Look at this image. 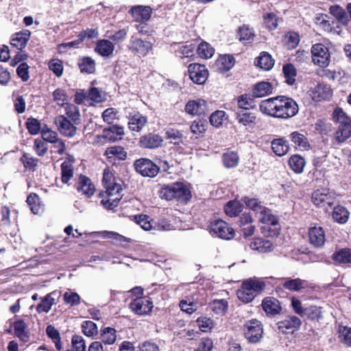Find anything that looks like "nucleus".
<instances>
[{
  "label": "nucleus",
  "mask_w": 351,
  "mask_h": 351,
  "mask_svg": "<svg viewBox=\"0 0 351 351\" xmlns=\"http://www.w3.org/2000/svg\"><path fill=\"white\" fill-rule=\"evenodd\" d=\"M260 110L267 115L287 119L294 117L298 112V106L291 98L278 96L263 100Z\"/></svg>",
  "instance_id": "nucleus-1"
},
{
  "label": "nucleus",
  "mask_w": 351,
  "mask_h": 351,
  "mask_svg": "<svg viewBox=\"0 0 351 351\" xmlns=\"http://www.w3.org/2000/svg\"><path fill=\"white\" fill-rule=\"evenodd\" d=\"M265 282L262 278L254 277L246 279L243 281L240 289L237 291V298L243 302H250L265 289Z\"/></svg>",
  "instance_id": "nucleus-2"
},
{
  "label": "nucleus",
  "mask_w": 351,
  "mask_h": 351,
  "mask_svg": "<svg viewBox=\"0 0 351 351\" xmlns=\"http://www.w3.org/2000/svg\"><path fill=\"white\" fill-rule=\"evenodd\" d=\"M333 119L339 123L335 136L336 140L342 143L351 136V119L341 108H336L333 112Z\"/></svg>",
  "instance_id": "nucleus-3"
},
{
  "label": "nucleus",
  "mask_w": 351,
  "mask_h": 351,
  "mask_svg": "<svg viewBox=\"0 0 351 351\" xmlns=\"http://www.w3.org/2000/svg\"><path fill=\"white\" fill-rule=\"evenodd\" d=\"M106 189L105 195L102 194L101 200V204L107 209L112 210L117 206L119 201L122 198L121 192L122 191L121 185L115 182L110 183L104 186Z\"/></svg>",
  "instance_id": "nucleus-4"
},
{
  "label": "nucleus",
  "mask_w": 351,
  "mask_h": 351,
  "mask_svg": "<svg viewBox=\"0 0 351 351\" xmlns=\"http://www.w3.org/2000/svg\"><path fill=\"white\" fill-rule=\"evenodd\" d=\"M260 217V221L263 223L261 232L267 237H274L279 234L280 228L277 217L271 213Z\"/></svg>",
  "instance_id": "nucleus-5"
},
{
  "label": "nucleus",
  "mask_w": 351,
  "mask_h": 351,
  "mask_svg": "<svg viewBox=\"0 0 351 351\" xmlns=\"http://www.w3.org/2000/svg\"><path fill=\"white\" fill-rule=\"evenodd\" d=\"M311 200L318 207L325 208L326 206L330 207L336 200L335 193L328 189H322L315 191L312 193Z\"/></svg>",
  "instance_id": "nucleus-6"
},
{
  "label": "nucleus",
  "mask_w": 351,
  "mask_h": 351,
  "mask_svg": "<svg viewBox=\"0 0 351 351\" xmlns=\"http://www.w3.org/2000/svg\"><path fill=\"white\" fill-rule=\"evenodd\" d=\"M312 60L315 64L326 68L329 65L330 56L328 49L324 45L317 43L311 47Z\"/></svg>",
  "instance_id": "nucleus-7"
},
{
  "label": "nucleus",
  "mask_w": 351,
  "mask_h": 351,
  "mask_svg": "<svg viewBox=\"0 0 351 351\" xmlns=\"http://www.w3.org/2000/svg\"><path fill=\"white\" fill-rule=\"evenodd\" d=\"M210 232L212 234L226 240L231 239L234 236L233 228L226 221L219 219L210 223Z\"/></svg>",
  "instance_id": "nucleus-8"
},
{
  "label": "nucleus",
  "mask_w": 351,
  "mask_h": 351,
  "mask_svg": "<svg viewBox=\"0 0 351 351\" xmlns=\"http://www.w3.org/2000/svg\"><path fill=\"white\" fill-rule=\"evenodd\" d=\"M54 122L62 135L71 138L76 134L77 130L75 125L78 123H74L64 115L57 116Z\"/></svg>",
  "instance_id": "nucleus-9"
},
{
  "label": "nucleus",
  "mask_w": 351,
  "mask_h": 351,
  "mask_svg": "<svg viewBox=\"0 0 351 351\" xmlns=\"http://www.w3.org/2000/svg\"><path fill=\"white\" fill-rule=\"evenodd\" d=\"M136 171L144 177H155L159 171V167L147 158H141L134 162Z\"/></svg>",
  "instance_id": "nucleus-10"
},
{
  "label": "nucleus",
  "mask_w": 351,
  "mask_h": 351,
  "mask_svg": "<svg viewBox=\"0 0 351 351\" xmlns=\"http://www.w3.org/2000/svg\"><path fill=\"white\" fill-rule=\"evenodd\" d=\"M128 47L134 55L144 57L152 49V44L149 41L132 36Z\"/></svg>",
  "instance_id": "nucleus-11"
},
{
  "label": "nucleus",
  "mask_w": 351,
  "mask_h": 351,
  "mask_svg": "<svg viewBox=\"0 0 351 351\" xmlns=\"http://www.w3.org/2000/svg\"><path fill=\"white\" fill-rule=\"evenodd\" d=\"M261 324L256 319H252L245 325V336L252 343L258 342L262 337Z\"/></svg>",
  "instance_id": "nucleus-12"
},
{
  "label": "nucleus",
  "mask_w": 351,
  "mask_h": 351,
  "mask_svg": "<svg viewBox=\"0 0 351 351\" xmlns=\"http://www.w3.org/2000/svg\"><path fill=\"white\" fill-rule=\"evenodd\" d=\"M188 71L191 80L197 84H204L208 76L206 66L199 64H189Z\"/></svg>",
  "instance_id": "nucleus-13"
},
{
  "label": "nucleus",
  "mask_w": 351,
  "mask_h": 351,
  "mask_svg": "<svg viewBox=\"0 0 351 351\" xmlns=\"http://www.w3.org/2000/svg\"><path fill=\"white\" fill-rule=\"evenodd\" d=\"M130 307L137 315H146L152 311L153 302L147 297H138L130 302Z\"/></svg>",
  "instance_id": "nucleus-14"
},
{
  "label": "nucleus",
  "mask_w": 351,
  "mask_h": 351,
  "mask_svg": "<svg viewBox=\"0 0 351 351\" xmlns=\"http://www.w3.org/2000/svg\"><path fill=\"white\" fill-rule=\"evenodd\" d=\"M310 243L315 247H322L326 242L325 231L321 226H313L308 230Z\"/></svg>",
  "instance_id": "nucleus-15"
},
{
  "label": "nucleus",
  "mask_w": 351,
  "mask_h": 351,
  "mask_svg": "<svg viewBox=\"0 0 351 351\" xmlns=\"http://www.w3.org/2000/svg\"><path fill=\"white\" fill-rule=\"evenodd\" d=\"M235 119L239 124L245 128L255 125L256 117L254 113L246 110H237L235 112Z\"/></svg>",
  "instance_id": "nucleus-16"
},
{
  "label": "nucleus",
  "mask_w": 351,
  "mask_h": 351,
  "mask_svg": "<svg viewBox=\"0 0 351 351\" xmlns=\"http://www.w3.org/2000/svg\"><path fill=\"white\" fill-rule=\"evenodd\" d=\"M208 110L207 103L204 99L191 100L185 106V111L191 115L204 114Z\"/></svg>",
  "instance_id": "nucleus-17"
},
{
  "label": "nucleus",
  "mask_w": 351,
  "mask_h": 351,
  "mask_svg": "<svg viewBox=\"0 0 351 351\" xmlns=\"http://www.w3.org/2000/svg\"><path fill=\"white\" fill-rule=\"evenodd\" d=\"M301 320L296 316H287L284 320L278 323L279 330L284 333L293 332L300 328Z\"/></svg>",
  "instance_id": "nucleus-18"
},
{
  "label": "nucleus",
  "mask_w": 351,
  "mask_h": 351,
  "mask_svg": "<svg viewBox=\"0 0 351 351\" xmlns=\"http://www.w3.org/2000/svg\"><path fill=\"white\" fill-rule=\"evenodd\" d=\"M129 12L136 21L143 23L150 19L152 9L149 6L136 5L132 7Z\"/></svg>",
  "instance_id": "nucleus-19"
},
{
  "label": "nucleus",
  "mask_w": 351,
  "mask_h": 351,
  "mask_svg": "<svg viewBox=\"0 0 351 351\" xmlns=\"http://www.w3.org/2000/svg\"><path fill=\"white\" fill-rule=\"evenodd\" d=\"M59 297L56 291L51 292L40 299V303L36 306V311L38 313H47L53 305L57 303L56 297Z\"/></svg>",
  "instance_id": "nucleus-20"
},
{
  "label": "nucleus",
  "mask_w": 351,
  "mask_h": 351,
  "mask_svg": "<svg viewBox=\"0 0 351 351\" xmlns=\"http://www.w3.org/2000/svg\"><path fill=\"white\" fill-rule=\"evenodd\" d=\"M78 192L89 197H91L95 191V186L90 178L85 176H80L76 185Z\"/></svg>",
  "instance_id": "nucleus-21"
},
{
  "label": "nucleus",
  "mask_w": 351,
  "mask_h": 351,
  "mask_svg": "<svg viewBox=\"0 0 351 351\" xmlns=\"http://www.w3.org/2000/svg\"><path fill=\"white\" fill-rule=\"evenodd\" d=\"M128 119L129 128L134 132H140L147 122V117L138 112L130 114Z\"/></svg>",
  "instance_id": "nucleus-22"
},
{
  "label": "nucleus",
  "mask_w": 351,
  "mask_h": 351,
  "mask_svg": "<svg viewBox=\"0 0 351 351\" xmlns=\"http://www.w3.org/2000/svg\"><path fill=\"white\" fill-rule=\"evenodd\" d=\"M30 36L31 32L27 29L15 33L12 37L11 45L21 51L26 46Z\"/></svg>",
  "instance_id": "nucleus-23"
},
{
  "label": "nucleus",
  "mask_w": 351,
  "mask_h": 351,
  "mask_svg": "<svg viewBox=\"0 0 351 351\" xmlns=\"http://www.w3.org/2000/svg\"><path fill=\"white\" fill-rule=\"evenodd\" d=\"M15 335L23 342L29 340V331L27 324L22 319H17L13 323Z\"/></svg>",
  "instance_id": "nucleus-24"
},
{
  "label": "nucleus",
  "mask_w": 351,
  "mask_h": 351,
  "mask_svg": "<svg viewBox=\"0 0 351 351\" xmlns=\"http://www.w3.org/2000/svg\"><path fill=\"white\" fill-rule=\"evenodd\" d=\"M244 202L247 208L254 211L258 215L259 220L260 217L271 213V210L264 206L257 199L245 197Z\"/></svg>",
  "instance_id": "nucleus-25"
},
{
  "label": "nucleus",
  "mask_w": 351,
  "mask_h": 351,
  "mask_svg": "<svg viewBox=\"0 0 351 351\" xmlns=\"http://www.w3.org/2000/svg\"><path fill=\"white\" fill-rule=\"evenodd\" d=\"M289 138L295 147L299 150H308L311 147L306 136L299 132L295 131L291 132L289 135Z\"/></svg>",
  "instance_id": "nucleus-26"
},
{
  "label": "nucleus",
  "mask_w": 351,
  "mask_h": 351,
  "mask_svg": "<svg viewBox=\"0 0 351 351\" xmlns=\"http://www.w3.org/2000/svg\"><path fill=\"white\" fill-rule=\"evenodd\" d=\"M114 50V44L109 40H99L95 48V51L103 57H108L112 54Z\"/></svg>",
  "instance_id": "nucleus-27"
},
{
  "label": "nucleus",
  "mask_w": 351,
  "mask_h": 351,
  "mask_svg": "<svg viewBox=\"0 0 351 351\" xmlns=\"http://www.w3.org/2000/svg\"><path fill=\"white\" fill-rule=\"evenodd\" d=\"M162 142V138L156 134H149L141 138L140 143L143 147L154 149L160 146Z\"/></svg>",
  "instance_id": "nucleus-28"
},
{
  "label": "nucleus",
  "mask_w": 351,
  "mask_h": 351,
  "mask_svg": "<svg viewBox=\"0 0 351 351\" xmlns=\"http://www.w3.org/2000/svg\"><path fill=\"white\" fill-rule=\"evenodd\" d=\"M256 66L265 71L270 70L274 65V60L267 52H262L254 60Z\"/></svg>",
  "instance_id": "nucleus-29"
},
{
  "label": "nucleus",
  "mask_w": 351,
  "mask_h": 351,
  "mask_svg": "<svg viewBox=\"0 0 351 351\" xmlns=\"http://www.w3.org/2000/svg\"><path fill=\"white\" fill-rule=\"evenodd\" d=\"M263 309L267 314L276 315L281 311L279 301L275 298H267L263 300Z\"/></svg>",
  "instance_id": "nucleus-30"
},
{
  "label": "nucleus",
  "mask_w": 351,
  "mask_h": 351,
  "mask_svg": "<svg viewBox=\"0 0 351 351\" xmlns=\"http://www.w3.org/2000/svg\"><path fill=\"white\" fill-rule=\"evenodd\" d=\"M282 286L289 291H299L307 287V282L300 278H287L282 282Z\"/></svg>",
  "instance_id": "nucleus-31"
},
{
  "label": "nucleus",
  "mask_w": 351,
  "mask_h": 351,
  "mask_svg": "<svg viewBox=\"0 0 351 351\" xmlns=\"http://www.w3.org/2000/svg\"><path fill=\"white\" fill-rule=\"evenodd\" d=\"M273 91V86L270 82H261L257 83L253 89V96L254 97H263L269 94Z\"/></svg>",
  "instance_id": "nucleus-32"
},
{
  "label": "nucleus",
  "mask_w": 351,
  "mask_h": 351,
  "mask_svg": "<svg viewBox=\"0 0 351 351\" xmlns=\"http://www.w3.org/2000/svg\"><path fill=\"white\" fill-rule=\"evenodd\" d=\"M332 216L335 221L340 224H344L349 219L350 213L344 206L337 205L334 207Z\"/></svg>",
  "instance_id": "nucleus-33"
},
{
  "label": "nucleus",
  "mask_w": 351,
  "mask_h": 351,
  "mask_svg": "<svg viewBox=\"0 0 351 351\" xmlns=\"http://www.w3.org/2000/svg\"><path fill=\"white\" fill-rule=\"evenodd\" d=\"M176 199L182 203H186L191 197V191L189 186L184 183L177 182Z\"/></svg>",
  "instance_id": "nucleus-34"
},
{
  "label": "nucleus",
  "mask_w": 351,
  "mask_h": 351,
  "mask_svg": "<svg viewBox=\"0 0 351 351\" xmlns=\"http://www.w3.org/2000/svg\"><path fill=\"white\" fill-rule=\"evenodd\" d=\"M273 152L278 156H283L289 149L288 142L284 138H276L271 142Z\"/></svg>",
  "instance_id": "nucleus-35"
},
{
  "label": "nucleus",
  "mask_w": 351,
  "mask_h": 351,
  "mask_svg": "<svg viewBox=\"0 0 351 351\" xmlns=\"http://www.w3.org/2000/svg\"><path fill=\"white\" fill-rule=\"evenodd\" d=\"M250 247L261 253H266L273 250V245L269 240L258 238L251 243Z\"/></svg>",
  "instance_id": "nucleus-36"
},
{
  "label": "nucleus",
  "mask_w": 351,
  "mask_h": 351,
  "mask_svg": "<svg viewBox=\"0 0 351 351\" xmlns=\"http://www.w3.org/2000/svg\"><path fill=\"white\" fill-rule=\"evenodd\" d=\"M306 161L303 157L298 154L291 156L289 160V165L295 173H301L304 171Z\"/></svg>",
  "instance_id": "nucleus-37"
},
{
  "label": "nucleus",
  "mask_w": 351,
  "mask_h": 351,
  "mask_svg": "<svg viewBox=\"0 0 351 351\" xmlns=\"http://www.w3.org/2000/svg\"><path fill=\"white\" fill-rule=\"evenodd\" d=\"M330 13L343 25H348L349 22L348 16L346 11L339 5H331L329 8Z\"/></svg>",
  "instance_id": "nucleus-38"
},
{
  "label": "nucleus",
  "mask_w": 351,
  "mask_h": 351,
  "mask_svg": "<svg viewBox=\"0 0 351 351\" xmlns=\"http://www.w3.org/2000/svg\"><path fill=\"white\" fill-rule=\"evenodd\" d=\"M177 182L172 183L171 184H164L161 186L159 191L160 196L162 199L167 200L176 199V189Z\"/></svg>",
  "instance_id": "nucleus-39"
},
{
  "label": "nucleus",
  "mask_w": 351,
  "mask_h": 351,
  "mask_svg": "<svg viewBox=\"0 0 351 351\" xmlns=\"http://www.w3.org/2000/svg\"><path fill=\"white\" fill-rule=\"evenodd\" d=\"M78 66L82 73H93L95 71V62L90 57H83L78 61Z\"/></svg>",
  "instance_id": "nucleus-40"
},
{
  "label": "nucleus",
  "mask_w": 351,
  "mask_h": 351,
  "mask_svg": "<svg viewBox=\"0 0 351 351\" xmlns=\"http://www.w3.org/2000/svg\"><path fill=\"white\" fill-rule=\"evenodd\" d=\"M105 155L108 158H117L123 160L127 157V152L124 148L120 146H112L108 147L105 151Z\"/></svg>",
  "instance_id": "nucleus-41"
},
{
  "label": "nucleus",
  "mask_w": 351,
  "mask_h": 351,
  "mask_svg": "<svg viewBox=\"0 0 351 351\" xmlns=\"http://www.w3.org/2000/svg\"><path fill=\"white\" fill-rule=\"evenodd\" d=\"M65 114L68 119L72 121L74 123H80V112L79 108L71 104H68L64 106Z\"/></svg>",
  "instance_id": "nucleus-42"
},
{
  "label": "nucleus",
  "mask_w": 351,
  "mask_h": 351,
  "mask_svg": "<svg viewBox=\"0 0 351 351\" xmlns=\"http://www.w3.org/2000/svg\"><path fill=\"white\" fill-rule=\"evenodd\" d=\"M116 333V330L112 328L106 327L104 328L101 332V341L106 345L113 344L117 339Z\"/></svg>",
  "instance_id": "nucleus-43"
},
{
  "label": "nucleus",
  "mask_w": 351,
  "mask_h": 351,
  "mask_svg": "<svg viewBox=\"0 0 351 351\" xmlns=\"http://www.w3.org/2000/svg\"><path fill=\"white\" fill-rule=\"evenodd\" d=\"M234 58L233 56L228 54L221 56L217 60V65L219 69L221 71H228L234 66Z\"/></svg>",
  "instance_id": "nucleus-44"
},
{
  "label": "nucleus",
  "mask_w": 351,
  "mask_h": 351,
  "mask_svg": "<svg viewBox=\"0 0 351 351\" xmlns=\"http://www.w3.org/2000/svg\"><path fill=\"white\" fill-rule=\"evenodd\" d=\"M242 209L243 206L238 201H230L224 207L226 214L231 217H236L242 211Z\"/></svg>",
  "instance_id": "nucleus-45"
},
{
  "label": "nucleus",
  "mask_w": 351,
  "mask_h": 351,
  "mask_svg": "<svg viewBox=\"0 0 351 351\" xmlns=\"http://www.w3.org/2000/svg\"><path fill=\"white\" fill-rule=\"evenodd\" d=\"M53 101L60 106H65L68 104L69 95L66 91L62 88H57L53 92Z\"/></svg>",
  "instance_id": "nucleus-46"
},
{
  "label": "nucleus",
  "mask_w": 351,
  "mask_h": 351,
  "mask_svg": "<svg viewBox=\"0 0 351 351\" xmlns=\"http://www.w3.org/2000/svg\"><path fill=\"white\" fill-rule=\"evenodd\" d=\"M62 181L68 183L73 175L72 163L69 160L64 161L61 165Z\"/></svg>",
  "instance_id": "nucleus-47"
},
{
  "label": "nucleus",
  "mask_w": 351,
  "mask_h": 351,
  "mask_svg": "<svg viewBox=\"0 0 351 351\" xmlns=\"http://www.w3.org/2000/svg\"><path fill=\"white\" fill-rule=\"evenodd\" d=\"M197 53L202 58L208 59L213 56L215 49L209 43L202 42L198 46Z\"/></svg>",
  "instance_id": "nucleus-48"
},
{
  "label": "nucleus",
  "mask_w": 351,
  "mask_h": 351,
  "mask_svg": "<svg viewBox=\"0 0 351 351\" xmlns=\"http://www.w3.org/2000/svg\"><path fill=\"white\" fill-rule=\"evenodd\" d=\"M333 259L339 263H351V250L342 249L333 254Z\"/></svg>",
  "instance_id": "nucleus-49"
},
{
  "label": "nucleus",
  "mask_w": 351,
  "mask_h": 351,
  "mask_svg": "<svg viewBox=\"0 0 351 351\" xmlns=\"http://www.w3.org/2000/svg\"><path fill=\"white\" fill-rule=\"evenodd\" d=\"M27 203L34 214H38L42 210L40 198L35 193H31L27 198Z\"/></svg>",
  "instance_id": "nucleus-50"
},
{
  "label": "nucleus",
  "mask_w": 351,
  "mask_h": 351,
  "mask_svg": "<svg viewBox=\"0 0 351 351\" xmlns=\"http://www.w3.org/2000/svg\"><path fill=\"white\" fill-rule=\"evenodd\" d=\"M239 158L237 153L230 152L223 155V162L227 168L235 167L239 163Z\"/></svg>",
  "instance_id": "nucleus-51"
},
{
  "label": "nucleus",
  "mask_w": 351,
  "mask_h": 351,
  "mask_svg": "<svg viewBox=\"0 0 351 351\" xmlns=\"http://www.w3.org/2000/svg\"><path fill=\"white\" fill-rule=\"evenodd\" d=\"M210 308L216 314L223 315L228 309V304L226 300H215L210 303Z\"/></svg>",
  "instance_id": "nucleus-52"
},
{
  "label": "nucleus",
  "mask_w": 351,
  "mask_h": 351,
  "mask_svg": "<svg viewBox=\"0 0 351 351\" xmlns=\"http://www.w3.org/2000/svg\"><path fill=\"white\" fill-rule=\"evenodd\" d=\"M283 73L286 79V82L292 85L295 81L296 70L293 64H287L283 66Z\"/></svg>",
  "instance_id": "nucleus-53"
},
{
  "label": "nucleus",
  "mask_w": 351,
  "mask_h": 351,
  "mask_svg": "<svg viewBox=\"0 0 351 351\" xmlns=\"http://www.w3.org/2000/svg\"><path fill=\"white\" fill-rule=\"evenodd\" d=\"M238 110H249L254 106V99L247 95H242L238 97L237 99Z\"/></svg>",
  "instance_id": "nucleus-54"
},
{
  "label": "nucleus",
  "mask_w": 351,
  "mask_h": 351,
  "mask_svg": "<svg viewBox=\"0 0 351 351\" xmlns=\"http://www.w3.org/2000/svg\"><path fill=\"white\" fill-rule=\"evenodd\" d=\"M80 296L76 292L71 291H66L63 295V300L65 304L71 306H77L80 303Z\"/></svg>",
  "instance_id": "nucleus-55"
},
{
  "label": "nucleus",
  "mask_w": 351,
  "mask_h": 351,
  "mask_svg": "<svg viewBox=\"0 0 351 351\" xmlns=\"http://www.w3.org/2000/svg\"><path fill=\"white\" fill-rule=\"evenodd\" d=\"M226 113L223 110H217L210 116V122L215 127H219L227 119Z\"/></svg>",
  "instance_id": "nucleus-56"
},
{
  "label": "nucleus",
  "mask_w": 351,
  "mask_h": 351,
  "mask_svg": "<svg viewBox=\"0 0 351 351\" xmlns=\"http://www.w3.org/2000/svg\"><path fill=\"white\" fill-rule=\"evenodd\" d=\"M197 324L202 332H207L212 330L214 327L213 321L206 317H200L197 321Z\"/></svg>",
  "instance_id": "nucleus-57"
},
{
  "label": "nucleus",
  "mask_w": 351,
  "mask_h": 351,
  "mask_svg": "<svg viewBox=\"0 0 351 351\" xmlns=\"http://www.w3.org/2000/svg\"><path fill=\"white\" fill-rule=\"evenodd\" d=\"M83 333L87 337H93L97 334V325L92 321H85L82 324Z\"/></svg>",
  "instance_id": "nucleus-58"
},
{
  "label": "nucleus",
  "mask_w": 351,
  "mask_h": 351,
  "mask_svg": "<svg viewBox=\"0 0 351 351\" xmlns=\"http://www.w3.org/2000/svg\"><path fill=\"white\" fill-rule=\"evenodd\" d=\"M97 139L98 142L105 143L107 141L112 142L116 141L118 138L117 135L114 134L109 127L108 128H105L101 135L97 136Z\"/></svg>",
  "instance_id": "nucleus-59"
},
{
  "label": "nucleus",
  "mask_w": 351,
  "mask_h": 351,
  "mask_svg": "<svg viewBox=\"0 0 351 351\" xmlns=\"http://www.w3.org/2000/svg\"><path fill=\"white\" fill-rule=\"evenodd\" d=\"M303 316H306L311 320H319L322 317L321 308L315 306L305 308Z\"/></svg>",
  "instance_id": "nucleus-60"
},
{
  "label": "nucleus",
  "mask_w": 351,
  "mask_h": 351,
  "mask_svg": "<svg viewBox=\"0 0 351 351\" xmlns=\"http://www.w3.org/2000/svg\"><path fill=\"white\" fill-rule=\"evenodd\" d=\"M278 21L277 16L272 12L267 13L264 16V23L270 30L275 29L278 27Z\"/></svg>",
  "instance_id": "nucleus-61"
},
{
  "label": "nucleus",
  "mask_w": 351,
  "mask_h": 351,
  "mask_svg": "<svg viewBox=\"0 0 351 351\" xmlns=\"http://www.w3.org/2000/svg\"><path fill=\"white\" fill-rule=\"evenodd\" d=\"M180 307L182 311L192 314L197 308V304L191 299L182 300L180 302Z\"/></svg>",
  "instance_id": "nucleus-62"
},
{
  "label": "nucleus",
  "mask_w": 351,
  "mask_h": 351,
  "mask_svg": "<svg viewBox=\"0 0 351 351\" xmlns=\"http://www.w3.org/2000/svg\"><path fill=\"white\" fill-rule=\"evenodd\" d=\"M240 40L250 42L254 37V32L248 25H243L239 29Z\"/></svg>",
  "instance_id": "nucleus-63"
},
{
  "label": "nucleus",
  "mask_w": 351,
  "mask_h": 351,
  "mask_svg": "<svg viewBox=\"0 0 351 351\" xmlns=\"http://www.w3.org/2000/svg\"><path fill=\"white\" fill-rule=\"evenodd\" d=\"M87 98L95 103H100L105 99V95L98 88L93 87L88 93Z\"/></svg>",
  "instance_id": "nucleus-64"
}]
</instances>
